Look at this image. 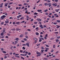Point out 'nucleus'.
Instances as JSON below:
<instances>
[{
  "label": "nucleus",
  "instance_id": "1",
  "mask_svg": "<svg viewBox=\"0 0 60 60\" xmlns=\"http://www.w3.org/2000/svg\"><path fill=\"white\" fill-rule=\"evenodd\" d=\"M6 17V16H5L4 15L2 16H1V19H4V18Z\"/></svg>",
  "mask_w": 60,
  "mask_h": 60
},
{
  "label": "nucleus",
  "instance_id": "2",
  "mask_svg": "<svg viewBox=\"0 0 60 60\" xmlns=\"http://www.w3.org/2000/svg\"><path fill=\"white\" fill-rule=\"evenodd\" d=\"M56 4H57L56 3L52 4V5H53L54 6V7H55L56 6H57V5H56Z\"/></svg>",
  "mask_w": 60,
  "mask_h": 60
},
{
  "label": "nucleus",
  "instance_id": "3",
  "mask_svg": "<svg viewBox=\"0 0 60 60\" xmlns=\"http://www.w3.org/2000/svg\"><path fill=\"white\" fill-rule=\"evenodd\" d=\"M37 20H38V22H40V21H41V19H37Z\"/></svg>",
  "mask_w": 60,
  "mask_h": 60
},
{
  "label": "nucleus",
  "instance_id": "4",
  "mask_svg": "<svg viewBox=\"0 0 60 60\" xmlns=\"http://www.w3.org/2000/svg\"><path fill=\"white\" fill-rule=\"evenodd\" d=\"M9 4V3H8L5 4L4 6L5 7H7V5Z\"/></svg>",
  "mask_w": 60,
  "mask_h": 60
},
{
  "label": "nucleus",
  "instance_id": "5",
  "mask_svg": "<svg viewBox=\"0 0 60 60\" xmlns=\"http://www.w3.org/2000/svg\"><path fill=\"white\" fill-rule=\"evenodd\" d=\"M26 45H27V46L29 47V43H27L26 44Z\"/></svg>",
  "mask_w": 60,
  "mask_h": 60
},
{
  "label": "nucleus",
  "instance_id": "6",
  "mask_svg": "<svg viewBox=\"0 0 60 60\" xmlns=\"http://www.w3.org/2000/svg\"><path fill=\"white\" fill-rule=\"evenodd\" d=\"M20 22H16V24H17V25H19V24H20Z\"/></svg>",
  "mask_w": 60,
  "mask_h": 60
},
{
  "label": "nucleus",
  "instance_id": "7",
  "mask_svg": "<svg viewBox=\"0 0 60 60\" xmlns=\"http://www.w3.org/2000/svg\"><path fill=\"white\" fill-rule=\"evenodd\" d=\"M4 33L2 32L1 34H0V35H1V36H4Z\"/></svg>",
  "mask_w": 60,
  "mask_h": 60
},
{
  "label": "nucleus",
  "instance_id": "8",
  "mask_svg": "<svg viewBox=\"0 0 60 60\" xmlns=\"http://www.w3.org/2000/svg\"><path fill=\"white\" fill-rule=\"evenodd\" d=\"M58 11H59V9H58V10L57 9L55 10V11H56V12H58Z\"/></svg>",
  "mask_w": 60,
  "mask_h": 60
},
{
  "label": "nucleus",
  "instance_id": "9",
  "mask_svg": "<svg viewBox=\"0 0 60 60\" xmlns=\"http://www.w3.org/2000/svg\"><path fill=\"white\" fill-rule=\"evenodd\" d=\"M21 30V29L18 28H16V31H19V30Z\"/></svg>",
  "mask_w": 60,
  "mask_h": 60
},
{
  "label": "nucleus",
  "instance_id": "10",
  "mask_svg": "<svg viewBox=\"0 0 60 60\" xmlns=\"http://www.w3.org/2000/svg\"><path fill=\"white\" fill-rule=\"evenodd\" d=\"M3 4H4L3 3H2L1 4V5L0 6V8H2V6L3 5Z\"/></svg>",
  "mask_w": 60,
  "mask_h": 60
},
{
  "label": "nucleus",
  "instance_id": "11",
  "mask_svg": "<svg viewBox=\"0 0 60 60\" xmlns=\"http://www.w3.org/2000/svg\"><path fill=\"white\" fill-rule=\"evenodd\" d=\"M37 54H38V55H40H40H41V54H40V52H37Z\"/></svg>",
  "mask_w": 60,
  "mask_h": 60
},
{
  "label": "nucleus",
  "instance_id": "12",
  "mask_svg": "<svg viewBox=\"0 0 60 60\" xmlns=\"http://www.w3.org/2000/svg\"><path fill=\"white\" fill-rule=\"evenodd\" d=\"M34 39L35 41H37V40H38V39L35 38H34Z\"/></svg>",
  "mask_w": 60,
  "mask_h": 60
},
{
  "label": "nucleus",
  "instance_id": "13",
  "mask_svg": "<svg viewBox=\"0 0 60 60\" xmlns=\"http://www.w3.org/2000/svg\"><path fill=\"white\" fill-rule=\"evenodd\" d=\"M56 26H57L56 27V28H59V27H60V26H59L58 25H56Z\"/></svg>",
  "mask_w": 60,
  "mask_h": 60
},
{
  "label": "nucleus",
  "instance_id": "14",
  "mask_svg": "<svg viewBox=\"0 0 60 60\" xmlns=\"http://www.w3.org/2000/svg\"><path fill=\"white\" fill-rule=\"evenodd\" d=\"M37 11H38V12H41V11L42 10H37Z\"/></svg>",
  "mask_w": 60,
  "mask_h": 60
},
{
  "label": "nucleus",
  "instance_id": "15",
  "mask_svg": "<svg viewBox=\"0 0 60 60\" xmlns=\"http://www.w3.org/2000/svg\"><path fill=\"white\" fill-rule=\"evenodd\" d=\"M36 35H38L39 34V33H38V32H36Z\"/></svg>",
  "mask_w": 60,
  "mask_h": 60
},
{
  "label": "nucleus",
  "instance_id": "16",
  "mask_svg": "<svg viewBox=\"0 0 60 60\" xmlns=\"http://www.w3.org/2000/svg\"><path fill=\"white\" fill-rule=\"evenodd\" d=\"M5 28H4L3 30V32H5Z\"/></svg>",
  "mask_w": 60,
  "mask_h": 60
},
{
  "label": "nucleus",
  "instance_id": "17",
  "mask_svg": "<svg viewBox=\"0 0 60 60\" xmlns=\"http://www.w3.org/2000/svg\"><path fill=\"white\" fill-rule=\"evenodd\" d=\"M5 22L7 24L9 23V21H5Z\"/></svg>",
  "mask_w": 60,
  "mask_h": 60
},
{
  "label": "nucleus",
  "instance_id": "18",
  "mask_svg": "<svg viewBox=\"0 0 60 60\" xmlns=\"http://www.w3.org/2000/svg\"><path fill=\"white\" fill-rule=\"evenodd\" d=\"M23 18H24V17H22L21 18H20V20H22V19H24Z\"/></svg>",
  "mask_w": 60,
  "mask_h": 60
},
{
  "label": "nucleus",
  "instance_id": "19",
  "mask_svg": "<svg viewBox=\"0 0 60 60\" xmlns=\"http://www.w3.org/2000/svg\"><path fill=\"white\" fill-rule=\"evenodd\" d=\"M56 42H58V41H59V40L58 39H56Z\"/></svg>",
  "mask_w": 60,
  "mask_h": 60
},
{
  "label": "nucleus",
  "instance_id": "20",
  "mask_svg": "<svg viewBox=\"0 0 60 60\" xmlns=\"http://www.w3.org/2000/svg\"><path fill=\"white\" fill-rule=\"evenodd\" d=\"M2 52L4 54H6V52L5 51H2Z\"/></svg>",
  "mask_w": 60,
  "mask_h": 60
},
{
  "label": "nucleus",
  "instance_id": "21",
  "mask_svg": "<svg viewBox=\"0 0 60 60\" xmlns=\"http://www.w3.org/2000/svg\"><path fill=\"white\" fill-rule=\"evenodd\" d=\"M45 45L47 47H48H48H49V46L47 45Z\"/></svg>",
  "mask_w": 60,
  "mask_h": 60
},
{
  "label": "nucleus",
  "instance_id": "22",
  "mask_svg": "<svg viewBox=\"0 0 60 60\" xmlns=\"http://www.w3.org/2000/svg\"><path fill=\"white\" fill-rule=\"evenodd\" d=\"M57 22H58V23H60V21L59 20H57Z\"/></svg>",
  "mask_w": 60,
  "mask_h": 60
},
{
  "label": "nucleus",
  "instance_id": "23",
  "mask_svg": "<svg viewBox=\"0 0 60 60\" xmlns=\"http://www.w3.org/2000/svg\"><path fill=\"white\" fill-rule=\"evenodd\" d=\"M55 47H56V45H55L53 46V48L54 49H55Z\"/></svg>",
  "mask_w": 60,
  "mask_h": 60
},
{
  "label": "nucleus",
  "instance_id": "24",
  "mask_svg": "<svg viewBox=\"0 0 60 60\" xmlns=\"http://www.w3.org/2000/svg\"><path fill=\"white\" fill-rule=\"evenodd\" d=\"M24 41H27V39L26 38H24Z\"/></svg>",
  "mask_w": 60,
  "mask_h": 60
},
{
  "label": "nucleus",
  "instance_id": "25",
  "mask_svg": "<svg viewBox=\"0 0 60 60\" xmlns=\"http://www.w3.org/2000/svg\"><path fill=\"white\" fill-rule=\"evenodd\" d=\"M11 30H12L13 31H15V28H14L13 29H11Z\"/></svg>",
  "mask_w": 60,
  "mask_h": 60
},
{
  "label": "nucleus",
  "instance_id": "26",
  "mask_svg": "<svg viewBox=\"0 0 60 60\" xmlns=\"http://www.w3.org/2000/svg\"><path fill=\"white\" fill-rule=\"evenodd\" d=\"M41 48H42L41 49H44V48L43 47H41Z\"/></svg>",
  "mask_w": 60,
  "mask_h": 60
},
{
  "label": "nucleus",
  "instance_id": "27",
  "mask_svg": "<svg viewBox=\"0 0 60 60\" xmlns=\"http://www.w3.org/2000/svg\"><path fill=\"white\" fill-rule=\"evenodd\" d=\"M49 7H50V6H51V4L50 3V4H49Z\"/></svg>",
  "mask_w": 60,
  "mask_h": 60
},
{
  "label": "nucleus",
  "instance_id": "28",
  "mask_svg": "<svg viewBox=\"0 0 60 60\" xmlns=\"http://www.w3.org/2000/svg\"><path fill=\"white\" fill-rule=\"evenodd\" d=\"M15 40H16V41H18V40H19V38H15Z\"/></svg>",
  "mask_w": 60,
  "mask_h": 60
},
{
  "label": "nucleus",
  "instance_id": "29",
  "mask_svg": "<svg viewBox=\"0 0 60 60\" xmlns=\"http://www.w3.org/2000/svg\"><path fill=\"white\" fill-rule=\"evenodd\" d=\"M55 17H54V15H52L51 17V19H53V18H54Z\"/></svg>",
  "mask_w": 60,
  "mask_h": 60
},
{
  "label": "nucleus",
  "instance_id": "30",
  "mask_svg": "<svg viewBox=\"0 0 60 60\" xmlns=\"http://www.w3.org/2000/svg\"><path fill=\"white\" fill-rule=\"evenodd\" d=\"M21 59H23V60H24L25 59V58H24L23 57H21Z\"/></svg>",
  "mask_w": 60,
  "mask_h": 60
},
{
  "label": "nucleus",
  "instance_id": "31",
  "mask_svg": "<svg viewBox=\"0 0 60 60\" xmlns=\"http://www.w3.org/2000/svg\"><path fill=\"white\" fill-rule=\"evenodd\" d=\"M19 54H16L15 56H16L17 55V56H19Z\"/></svg>",
  "mask_w": 60,
  "mask_h": 60
},
{
  "label": "nucleus",
  "instance_id": "32",
  "mask_svg": "<svg viewBox=\"0 0 60 60\" xmlns=\"http://www.w3.org/2000/svg\"><path fill=\"white\" fill-rule=\"evenodd\" d=\"M39 26L40 27H42V24H40Z\"/></svg>",
  "mask_w": 60,
  "mask_h": 60
},
{
  "label": "nucleus",
  "instance_id": "33",
  "mask_svg": "<svg viewBox=\"0 0 60 60\" xmlns=\"http://www.w3.org/2000/svg\"><path fill=\"white\" fill-rule=\"evenodd\" d=\"M4 24V22H2L1 23V25H3Z\"/></svg>",
  "mask_w": 60,
  "mask_h": 60
},
{
  "label": "nucleus",
  "instance_id": "34",
  "mask_svg": "<svg viewBox=\"0 0 60 60\" xmlns=\"http://www.w3.org/2000/svg\"><path fill=\"white\" fill-rule=\"evenodd\" d=\"M1 49V50L2 51H3V50H4V48H2Z\"/></svg>",
  "mask_w": 60,
  "mask_h": 60
},
{
  "label": "nucleus",
  "instance_id": "35",
  "mask_svg": "<svg viewBox=\"0 0 60 60\" xmlns=\"http://www.w3.org/2000/svg\"><path fill=\"white\" fill-rule=\"evenodd\" d=\"M25 37L26 38H27V39L28 38V37L27 36H25Z\"/></svg>",
  "mask_w": 60,
  "mask_h": 60
},
{
  "label": "nucleus",
  "instance_id": "36",
  "mask_svg": "<svg viewBox=\"0 0 60 60\" xmlns=\"http://www.w3.org/2000/svg\"><path fill=\"white\" fill-rule=\"evenodd\" d=\"M41 41H42V40L41 39H40L39 40V41L40 42H41Z\"/></svg>",
  "mask_w": 60,
  "mask_h": 60
},
{
  "label": "nucleus",
  "instance_id": "37",
  "mask_svg": "<svg viewBox=\"0 0 60 60\" xmlns=\"http://www.w3.org/2000/svg\"><path fill=\"white\" fill-rule=\"evenodd\" d=\"M18 16H19V18H20V17H21L22 16V15H18Z\"/></svg>",
  "mask_w": 60,
  "mask_h": 60
},
{
  "label": "nucleus",
  "instance_id": "38",
  "mask_svg": "<svg viewBox=\"0 0 60 60\" xmlns=\"http://www.w3.org/2000/svg\"><path fill=\"white\" fill-rule=\"evenodd\" d=\"M55 17H56V18H58V17H59V16H58V15H57L55 16Z\"/></svg>",
  "mask_w": 60,
  "mask_h": 60
},
{
  "label": "nucleus",
  "instance_id": "39",
  "mask_svg": "<svg viewBox=\"0 0 60 60\" xmlns=\"http://www.w3.org/2000/svg\"><path fill=\"white\" fill-rule=\"evenodd\" d=\"M13 4V3L12 2V3H10L9 4V5H10V4Z\"/></svg>",
  "mask_w": 60,
  "mask_h": 60
},
{
  "label": "nucleus",
  "instance_id": "40",
  "mask_svg": "<svg viewBox=\"0 0 60 60\" xmlns=\"http://www.w3.org/2000/svg\"><path fill=\"white\" fill-rule=\"evenodd\" d=\"M38 14V13L35 12L34 13V15H37V14Z\"/></svg>",
  "mask_w": 60,
  "mask_h": 60
},
{
  "label": "nucleus",
  "instance_id": "41",
  "mask_svg": "<svg viewBox=\"0 0 60 60\" xmlns=\"http://www.w3.org/2000/svg\"><path fill=\"white\" fill-rule=\"evenodd\" d=\"M23 36V35H20V37H22Z\"/></svg>",
  "mask_w": 60,
  "mask_h": 60
},
{
  "label": "nucleus",
  "instance_id": "42",
  "mask_svg": "<svg viewBox=\"0 0 60 60\" xmlns=\"http://www.w3.org/2000/svg\"><path fill=\"white\" fill-rule=\"evenodd\" d=\"M53 24H54V25H56V24H57V23H56L54 22L53 23Z\"/></svg>",
  "mask_w": 60,
  "mask_h": 60
},
{
  "label": "nucleus",
  "instance_id": "43",
  "mask_svg": "<svg viewBox=\"0 0 60 60\" xmlns=\"http://www.w3.org/2000/svg\"><path fill=\"white\" fill-rule=\"evenodd\" d=\"M20 55L21 56H25L24 55L22 54H21Z\"/></svg>",
  "mask_w": 60,
  "mask_h": 60
},
{
  "label": "nucleus",
  "instance_id": "44",
  "mask_svg": "<svg viewBox=\"0 0 60 60\" xmlns=\"http://www.w3.org/2000/svg\"><path fill=\"white\" fill-rule=\"evenodd\" d=\"M48 11V10L47 9H46V10H44V11L45 12H46Z\"/></svg>",
  "mask_w": 60,
  "mask_h": 60
},
{
  "label": "nucleus",
  "instance_id": "45",
  "mask_svg": "<svg viewBox=\"0 0 60 60\" xmlns=\"http://www.w3.org/2000/svg\"><path fill=\"white\" fill-rule=\"evenodd\" d=\"M54 33L55 34H58V32H54Z\"/></svg>",
  "mask_w": 60,
  "mask_h": 60
},
{
  "label": "nucleus",
  "instance_id": "46",
  "mask_svg": "<svg viewBox=\"0 0 60 60\" xmlns=\"http://www.w3.org/2000/svg\"><path fill=\"white\" fill-rule=\"evenodd\" d=\"M33 20H34V19H32L30 20V21L31 22H32V21H33Z\"/></svg>",
  "mask_w": 60,
  "mask_h": 60
},
{
  "label": "nucleus",
  "instance_id": "47",
  "mask_svg": "<svg viewBox=\"0 0 60 60\" xmlns=\"http://www.w3.org/2000/svg\"><path fill=\"white\" fill-rule=\"evenodd\" d=\"M47 2L48 3H50V0H47Z\"/></svg>",
  "mask_w": 60,
  "mask_h": 60
},
{
  "label": "nucleus",
  "instance_id": "48",
  "mask_svg": "<svg viewBox=\"0 0 60 60\" xmlns=\"http://www.w3.org/2000/svg\"><path fill=\"white\" fill-rule=\"evenodd\" d=\"M26 18H27V19H29V16H28V15H27V16H26Z\"/></svg>",
  "mask_w": 60,
  "mask_h": 60
},
{
  "label": "nucleus",
  "instance_id": "49",
  "mask_svg": "<svg viewBox=\"0 0 60 60\" xmlns=\"http://www.w3.org/2000/svg\"><path fill=\"white\" fill-rule=\"evenodd\" d=\"M25 8V7H24L23 6L21 8V9H24Z\"/></svg>",
  "mask_w": 60,
  "mask_h": 60
},
{
  "label": "nucleus",
  "instance_id": "50",
  "mask_svg": "<svg viewBox=\"0 0 60 60\" xmlns=\"http://www.w3.org/2000/svg\"><path fill=\"white\" fill-rule=\"evenodd\" d=\"M47 3H45L44 4V5H45V6H47Z\"/></svg>",
  "mask_w": 60,
  "mask_h": 60
},
{
  "label": "nucleus",
  "instance_id": "51",
  "mask_svg": "<svg viewBox=\"0 0 60 60\" xmlns=\"http://www.w3.org/2000/svg\"><path fill=\"white\" fill-rule=\"evenodd\" d=\"M24 22H25V21H22V22H21V23H24Z\"/></svg>",
  "mask_w": 60,
  "mask_h": 60
},
{
  "label": "nucleus",
  "instance_id": "52",
  "mask_svg": "<svg viewBox=\"0 0 60 60\" xmlns=\"http://www.w3.org/2000/svg\"><path fill=\"white\" fill-rule=\"evenodd\" d=\"M48 14H49L47 12L45 13V15H48Z\"/></svg>",
  "mask_w": 60,
  "mask_h": 60
},
{
  "label": "nucleus",
  "instance_id": "53",
  "mask_svg": "<svg viewBox=\"0 0 60 60\" xmlns=\"http://www.w3.org/2000/svg\"><path fill=\"white\" fill-rule=\"evenodd\" d=\"M57 8H59V5H58V6H57Z\"/></svg>",
  "mask_w": 60,
  "mask_h": 60
},
{
  "label": "nucleus",
  "instance_id": "54",
  "mask_svg": "<svg viewBox=\"0 0 60 60\" xmlns=\"http://www.w3.org/2000/svg\"><path fill=\"white\" fill-rule=\"evenodd\" d=\"M44 60H47L48 59H47L46 58H44Z\"/></svg>",
  "mask_w": 60,
  "mask_h": 60
},
{
  "label": "nucleus",
  "instance_id": "55",
  "mask_svg": "<svg viewBox=\"0 0 60 60\" xmlns=\"http://www.w3.org/2000/svg\"><path fill=\"white\" fill-rule=\"evenodd\" d=\"M20 52H21V53H22V52H23V51L22 50H20Z\"/></svg>",
  "mask_w": 60,
  "mask_h": 60
},
{
  "label": "nucleus",
  "instance_id": "56",
  "mask_svg": "<svg viewBox=\"0 0 60 60\" xmlns=\"http://www.w3.org/2000/svg\"><path fill=\"white\" fill-rule=\"evenodd\" d=\"M55 1L56 2H58V0H55Z\"/></svg>",
  "mask_w": 60,
  "mask_h": 60
},
{
  "label": "nucleus",
  "instance_id": "57",
  "mask_svg": "<svg viewBox=\"0 0 60 60\" xmlns=\"http://www.w3.org/2000/svg\"><path fill=\"white\" fill-rule=\"evenodd\" d=\"M8 36H10L11 35V34L9 33H8Z\"/></svg>",
  "mask_w": 60,
  "mask_h": 60
},
{
  "label": "nucleus",
  "instance_id": "58",
  "mask_svg": "<svg viewBox=\"0 0 60 60\" xmlns=\"http://www.w3.org/2000/svg\"><path fill=\"white\" fill-rule=\"evenodd\" d=\"M48 16L49 18H51V16L49 15H48Z\"/></svg>",
  "mask_w": 60,
  "mask_h": 60
},
{
  "label": "nucleus",
  "instance_id": "59",
  "mask_svg": "<svg viewBox=\"0 0 60 60\" xmlns=\"http://www.w3.org/2000/svg\"><path fill=\"white\" fill-rule=\"evenodd\" d=\"M27 34V32H26L25 33V34Z\"/></svg>",
  "mask_w": 60,
  "mask_h": 60
},
{
  "label": "nucleus",
  "instance_id": "60",
  "mask_svg": "<svg viewBox=\"0 0 60 60\" xmlns=\"http://www.w3.org/2000/svg\"><path fill=\"white\" fill-rule=\"evenodd\" d=\"M19 5V6H22V5L21 4H20Z\"/></svg>",
  "mask_w": 60,
  "mask_h": 60
},
{
  "label": "nucleus",
  "instance_id": "61",
  "mask_svg": "<svg viewBox=\"0 0 60 60\" xmlns=\"http://www.w3.org/2000/svg\"><path fill=\"white\" fill-rule=\"evenodd\" d=\"M28 55H31V53L29 52Z\"/></svg>",
  "mask_w": 60,
  "mask_h": 60
},
{
  "label": "nucleus",
  "instance_id": "62",
  "mask_svg": "<svg viewBox=\"0 0 60 60\" xmlns=\"http://www.w3.org/2000/svg\"><path fill=\"white\" fill-rule=\"evenodd\" d=\"M22 49H25V47H22Z\"/></svg>",
  "mask_w": 60,
  "mask_h": 60
},
{
  "label": "nucleus",
  "instance_id": "63",
  "mask_svg": "<svg viewBox=\"0 0 60 60\" xmlns=\"http://www.w3.org/2000/svg\"><path fill=\"white\" fill-rule=\"evenodd\" d=\"M45 52H47L48 51V50L47 49H45Z\"/></svg>",
  "mask_w": 60,
  "mask_h": 60
},
{
  "label": "nucleus",
  "instance_id": "64",
  "mask_svg": "<svg viewBox=\"0 0 60 60\" xmlns=\"http://www.w3.org/2000/svg\"><path fill=\"white\" fill-rule=\"evenodd\" d=\"M50 4V3H48V4H47V5H49Z\"/></svg>",
  "mask_w": 60,
  "mask_h": 60
}]
</instances>
